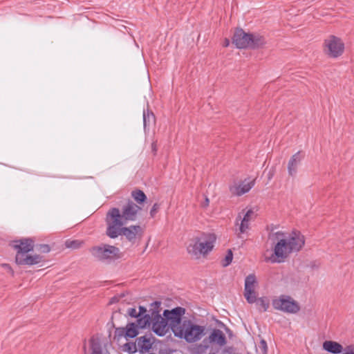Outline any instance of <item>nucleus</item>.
<instances>
[{
  "instance_id": "f257e3e1",
  "label": "nucleus",
  "mask_w": 354,
  "mask_h": 354,
  "mask_svg": "<svg viewBox=\"0 0 354 354\" xmlns=\"http://www.w3.org/2000/svg\"><path fill=\"white\" fill-rule=\"evenodd\" d=\"M270 230L268 239L277 242L273 248L272 254L270 257H265L266 262L272 263L284 262L291 253L299 252L304 245V236L298 231H292L290 234L281 231L273 232L272 226Z\"/></svg>"
},
{
  "instance_id": "f03ea898",
  "label": "nucleus",
  "mask_w": 354,
  "mask_h": 354,
  "mask_svg": "<svg viewBox=\"0 0 354 354\" xmlns=\"http://www.w3.org/2000/svg\"><path fill=\"white\" fill-rule=\"evenodd\" d=\"M142 207L129 199L120 209L117 207L111 208L106 216V224L127 225L129 222L136 221Z\"/></svg>"
},
{
  "instance_id": "7ed1b4c3",
  "label": "nucleus",
  "mask_w": 354,
  "mask_h": 354,
  "mask_svg": "<svg viewBox=\"0 0 354 354\" xmlns=\"http://www.w3.org/2000/svg\"><path fill=\"white\" fill-rule=\"evenodd\" d=\"M216 239L214 234L199 233L190 239L187 252L195 259L205 257L213 250Z\"/></svg>"
},
{
  "instance_id": "20e7f679",
  "label": "nucleus",
  "mask_w": 354,
  "mask_h": 354,
  "mask_svg": "<svg viewBox=\"0 0 354 354\" xmlns=\"http://www.w3.org/2000/svg\"><path fill=\"white\" fill-rule=\"evenodd\" d=\"M35 241L31 238H24L13 241L11 246L17 250L15 262L18 265L32 266L43 261V257L39 254L30 255L35 248Z\"/></svg>"
},
{
  "instance_id": "39448f33",
  "label": "nucleus",
  "mask_w": 354,
  "mask_h": 354,
  "mask_svg": "<svg viewBox=\"0 0 354 354\" xmlns=\"http://www.w3.org/2000/svg\"><path fill=\"white\" fill-rule=\"evenodd\" d=\"M106 234L115 239L118 236H124L131 244H135L141 240L144 234V229L139 225H132L129 227L125 225L106 224Z\"/></svg>"
},
{
  "instance_id": "423d86ee",
  "label": "nucleus",
  "mask_w": 354,
  "mask_h": 354,
  "mask_svg": "<svg viewBox=\"0 0 354 354\" xmlns=\"http://www.w3.org/2000/svg\"><path fill=\"white\" fill-rule=\"evenodd\" d=\"M232 44L237 48L256 49L266 44L265 38L254 33H247L242 28H236L232 37Z\"/></svg>"
},
{
  "instance_id": "0eeeda50",
  "label": "nucleus",
  "mask_w": 354,
  "mask_h": 354,
  "mask_svg": "<svg viewBox=\"0 0 354 354\" xmlns=\"http://www.w3.org/2000/svg\"><path fill=\"white\" fill-rule=\"evenodd\" d=\"M91 255L97 260L110 263L122 257L120 249L114 245L102 243L89 249Z\"/></svg>"
},
{
  "instance_id": "6e6552de",
  "label": "nucleus",
  "mask_w": 354,
  "mask_h": 354,
  "mask_svg": "<svg viewBox=\"0 0 354 354\" xmlns=\"http://www.w3.org/2000/svg\"><path fill=\"white\" fill-rule=\"evenodd\" d=\"M185 313V309L182 307H176L172 310H165L163 316L169 322V326L174 335L180 338L183 337V332L180 326L182 317Z\"/></svg>"
},
{
  "instance_id": "1a4fd4ad",
  "label": "nucleus",
  "mask_w": 354,
  "mask_h": 354,
  "mask_svg": "<svg viewBox=\"0 0 354 354\" xmlns=\"http://www.w3.org/2000/svg\"><path fill=\"white\" fill-rule=\"evenodd\" d=\"M272 305L275 310L290 314H295L300 310L299 303L291 297L284 295L273 299Z\"/></svg>"
},
{
  "instance_id": "9d476101",
  "label": "nucleus",
  "mask_w": 354,
  "mask_h": 354,
  "mask_svg": "<svg viewBox=\"0 0 354 354\" xmlns=\"http://www.w3.org/2000/svg\"><path fill=\"white\" fill-rule=\"evenodd\" d=\"M344 50V44L342 39L336 36L330 35L324 41V52L333 58H336L342 55Z\"/></svg>"
},
{
  "instance_id": "9b49d317",
  "label": "nucleus",
  "mask_w": 354,
  "mask_h": 354,
  "mask_svg": "<svg viewBox=\"0 0 354 354\" xmlns=\"http://www.w3.org/2000/svg\"><path fill=\"white\" fill-rule=\"evenodd\" d=\"M187 323L188 324L185 329L181 326L183 337H184L187 342H195L201 339L204 333L205 328L201 326L194 324L190 321H188Z\"/></svg>"
},
{
  "instance_id": "f8f14e48",
  "label": "nucleus",
  "mask_w": 354,
  "mask_h": 354,
  "mask_svg": "<svg viewBox=\"0 0 354 354\" xmlns=\"http://www.w3.org/2000/svg\"><path fill=\"white\" fill-rule=\"evenodd\" d=\"M152 330L157 335L164 336L169 331L170 326L165 317H162L160 314H156L155 317L152 318Z\"/></svg>"
},
{
  "instance_id": "ddd939ff",
  "label": "nucleus",
  "mask_w": 354,
  "mask_h": 354,
  "mask_svg": "<svg viewBox=\"0 0 354 354\" xmlns=\"http://www.w3.org/2000/svg\"><path fill=\"white\" fill-rule=\"evenodd\" d=\"M257 283L256 276L250 274L245 279L244 296L249 304L256 302V294L254 286Z\"/></svg>"
},
{
  "instance_id": "4468645a",
  "label": "nucleus",
  "mask_w": 354,
  "mask_h": 354,
  "mask_svg": "<svg viewBox=\"0 0 354 354\" xmlns=\"http://www.w3.org/2000/svg\"><path fill=\"white\" fill-rule=\"evenodd\" d=\"M152 337V335L150 333L149 335L147 334L139 337L136 339L138 351L140 353L144 354L151 350L153 345V342L151 341Z\"/></svg>"
},
{
  "instance_id": "2eb2a0df",
  "label": "nucleus",
  "mask_w": 354,
  "mask_h": 354,
  "mask_svg": "<svg viewBox=\"0 0 354 354\" xmlns=\"http://www.w3.org/2000/svg\"><path fill=\"white\" fill-rule=\"evenodd\" d=\"M207 342L223 346L226 344L227 340L225 334L221 330L215 328L209 336L208 340L205 339L203 342L205 344Z\"/></svg>"
},
{
  "instance_id": "dca6fc26",
  "label": "nucleus",
  "mask_w": 354,
  "mask_h": 354,
  "mask_svg": "<svg viewBox=\"0 0 354 354\" xmlns=\"http://www.w3.org/2000/svg\"><path fill=\"white\" fill-rule=\"evenodd\" d=\"M304 158V155L301 151L295 153L290 159L288 164V171L290 176H293L296 174L297 167L301 160Z\"/></svg>"
},
{
  "instance_id": "f3484780",
  "label": "nucleus",
  "mask_w": 354,
  "mask_h": 354,
  "mask_svg": "<svg viewBox=\"0 0 354 354\" xmlns=\"http://www.w3.org/2000/svg\"><path fill=\"white\" fill-rule=\"evenodd\" d=\"M255 179L253 180L245 183L243 182L238 186L230 187V191L232 193L236 194L237 196H241L247 192H248L254 185Z\"/></svg>"
},
{
  "instance_id": "a211bd4d",
  "label": "nucleus",
  "mask_w": 354,
  "mask_h": 354,
  "mask_svg": "<svg viewBox=\"0 0 354 354\" xmlns=\"http://www.w3.org/2000/svg\"><path fill=\"white\" fill-rule=\"evenodd\" d=\"M155 122L156 116L152 111L149 109V105L147 104V109L143 110V127L145 131H149V127L154 124Z\"/></svg>"
},
{
  "instance_id": "6ab92c4d",
  "label": "nucleus",
  "mask_w": 354,
  "mask_h": 354,
  "mask_svg": "<svg viewBox=\"0 0 354 354\" xmlns=\"http://www.w3.org/2000/svg\"><path fill=\"white\" fill-rule=\"evenodd\" d=\"M323 349L333 354H339L342 352L343 346L337 342L326 340L323 343Z\"/></svg>"
},
{
  "instance_id": "aec40b11",
  "label": "nucleus",
  "mask_w": 354,
  "mask_h": 354,
  "mask_svg": "<svg viewBox=\"0 0 354 354\" xmlns=\"http://www.w3.org/2000/svg\"><path fill=\"white\" fill-rule=\"evenodd\" d=\"M90 344L92 351L91 354H109L107 351L104 353H102V344L99 338L92 337L90 339Z\"/></svg>"
},
{
  "instance_id": "412c9836",
  "label": "nucleus",
  "mask_w": 354,
  "mask_h": 354,
  "mask_svg": "<svg viewBox=\"0 0 354 354\" xmlns=\"http://www.w3.org/2000/svg\"><path fill=\"white\" fill-rule=\"evenodd\" d=\"M138 329L135 322L128 323L125 327L126 339L136 337L139 334Z\"/></svg>"
},
{
  "instance_id": "4be33fe9",
  "label": "nucleus",
  "mask_w": 354,
  "mask_h": 354,
  "mask_svg": "<svg viewBox=\"0 0 354 354\" xmlns=\"http://www.w3.org/2000/svg\"><path fill=\"white\" fill-rule=\"evenodd\" d=\"M132 198L136 201V204L140 205L147 201V196L145 192L140 189H136L131 192V194Z\"/></svg>"
},
{
  "instance_id": "5701e85b",
  "label": "nucleus",
  "mask_w": 354,
  "mask_h": 354,
  "mask_svg": "<svg viewBox=\"0 0 354 354\" xmlns=\"http://www.w3.org/2000/svg\"><path fill=\"white\" fill-rule=\"evenodd\" d=\"M151 321H152L151 315L149 314H145L143 316L137 318L136 324L138 326V328L143 329L150 325Z\"/></svg>"
},
{
  "instance_id": "b1692460",
  "label": "nucleus",
  "mask_w": 354,
  "mask_h": 354,
  "mask_svg": "<svg viewBox=\"0 0 354 354\" xmlns=\"http://www.w3.org/2000/svg\"><path fill=\"white\" fill-rule=\"evenodd\" d=\"M84 244V241L80 240H67L65 242V245L68 248H71L73 250L80 248Z\"/></svg>"
},
{
  "instance_id": "393cba45",
  "label": "nucleus",
  "mask_w": 354,
  "mask_h": 354,
  "mask_svg": "<svg viewBox=\"0 0 354 354\" xmlns=\"http://www.w3.org/2000/svg\"><path fill=\"white\" fill-rule=\"evenodd\" d=\"M257 304L263 308V311H266L270 306L269 300L265 297L256 298Z\"/></svg>"
},
{
  "instance_id": "a878e982",
  "label": "nucleus",
  "mask_w": 354,
  "mask_h": 354,
  "mask_svg": "<svg viewBox=\"0 0 354 354\" xmlns=\"http://www.w3.org/2000/svg\"><path fill=\"white\" fill-rule=\"evenodd\" d=\"M126 350L129 353H134L138 351L137 342H127L124 344Z\"/></svg>"
},
{
  "instance_id": "bb28decb",
  "label": "nucleus",
  "mask_w": 354,
  "mask_h": 354,
  "mask_svg": "<svg viewBox=\"0 0 354 354\" xmlns=\"http://www.w3.org/2000/svg\"><path fill=\"white\" fill-rule=\"evenodd\" d=\"M233 253L231 250H228L225 259L222 261V266L223 267L228 266L232 261Z\"/></svg>"
},
{
  "instance_id": "cd10ccee",
  "label": "nucleus",
  "mask_w": 354,
  "mask_h": 354,
  "mask_svg": "<svg viewBox=\"0 0 354 354\" xmlns=\"http://www.w3.org/2000/svg\"><path fill=\"white\" fill-rule=\"evenodd\" d=\"M160 305H161V302L158 301H156L151 304V306L152 307L151 308V315L152 318L155 317V315L156 314V312H157V314H160Z\"/></svg>"
},
{
  "instance_id": "c85d7f7f",
  "label": "nucleus",
  "mask_w": 354,
  "mask_h": 354,
  "mask_svg": "<svg viewBox=\"0 0 354 354\" xmlns=\"http://www.w3.org/2000/svg\"><path fill=\"white\" fill-rule=\"evenodd\" d=\"M126 333L125 328H116L115 330L114 339H116L118 341H119L123 337L126 338V333Z\"/></svg>"
},
{
  "instance_id": "c756f323",
  "label": "nucleus",
  "mask_w": 354,
  "mask_h": 354,
  "mask_svg": "<svg viewBox=\"0 0 354 354\" xmlns=\"http://www.w3.org/2000/svg\"><path fill=\"white\" fill-rule=\"evenodd\" d=\"M36 249L41 253H48L50 251V247L48 244H39L36 245Z\"/></svg>"
},
{
  "instance_id": "7c9ffc66",
  "label": "nucleus",
  "mask_w": 354,
  "mask_h": 354,
  "mask_svg": "<svg viewBox=\"0 0 354 354\" xmlns=\"http://www.w3.org/2000/svg\"><path fill=\"white\" fill-rule=\"evenodd\" d=\"M160 208V203H156L153 205V206L150 210V216L151 218L155 217L156 214L159 211Z\"/></svg>"
},
{
  "instance_id": "2f4dec72",
  "label": "nucleus",
  "mask_w": 354,
  "mask_h": 354,
  "mask_svg": "<svg viewBox=\"0 0 354 354\" xmlns=\"http://www.w3.org/2000/svg\"><path fill=\"white\" fill-rule=\"evenodd\" d=\"M320 266V263L317 261H311L307 264V267H309L311 270H317Z\"/></svg>"
},
{
  "instance_id": "473e14b6",
  "label": "nucleus",
  "mask_w": 354,
  "mask_h": 354,
  "mask_svg": "<svg viewBox=\"0 0 354 354\" xmlns=\"http://www.w3.org/2000/svg\"><path fill=\"white\" fill-rule=\"evenodd\" d=\"M259 348L263 354H267L268 352V346L266 340L261 339L260 341Z\"/></svg>"
},
{
  "instance_id": "72a5a7b5",
  "label": "nucleus",
  "mask_w": 354,
  "mask_h": 354,
  "mask_svg": "<svg viewBox=\"0 0 354 354\" xmlns=\"http://www.w3.org/2000/svg\"><path fill=\"white\" fill-rule=\"evenodd\" d=\"M128 315L133 318H138L139 314L137 313L136 309L134 308H129L127 310Z\"/></svg>"
},
{
  "instance_id": "f704fd0d",
  "label": "nucleus",
  "mask_w": 354,
  "mask_h": 354,
  "mask_svg": "<svg viewBox=\"0 0 354 354\" xmlns=\"http://www.w3.org/2000/svg\"><path fill=\"white\" fill-rule=\"evenodd\" d=\"M248 223H249L248 221H244V219H242L240 227H239V230H240L241 233H244L245 232L246 229L248 228Z\"/></svg>"
},
{
  "instance_id": "c9c22d12",
  "label": "nucleus",
  "mask_w": 354,
  "mask_h": 354,
  "mask_svg": "<svg viewBox=\"0 0 354 354\" xmlns=\"http://www.w3.org/2000/svg\"><path fill=\"white\" fill-rule=\"evenodd\" d=\"M253 211L252 209H249L248 211H247V212L245 213V214L244 215L243 219H244V221H250V216L252 214H253Z\"/></svg>"
},
{
  "instance_id": "e433bc0d",
  "label": "nucleus",
  "mask_w": 354,
  "mask_h": 354,
  "mask_svg": "<svg viewBox=\"0 0 354 354\" xmlns=\"http://www.w3.org/2000/svg\"><path fill=\"white\" fill-rule=\"evenodd\" d=\"M147 308L142 306H139V312L138 313L139 314V317L143 316L144 315L147 314Z\"/></svg>"
},
{
  "instance_id": "4c0bfd02",
  "label": "nucleus",
  "mask_w": 354,
  "mask_h": 354,
  "mask_svg": "<svg viewBox=\"0 0 354 354\" xmlns=\"http://www.w3.org/2000/svg\"><path fill=\"white\" fill-rule=\"evenodd\" d=\"M209 198L207 197H205V202L202 205L203 207H207L209 205Z\"/></svg>"
},
{
  "instance_id": "58836bf2",
  "label": "nucleus",
  "mask_w": 354,
  "mask_h": 354,
  "mask_svg": "<svg viewBox=\"0 0 354 354\" xmlns=\"http://www.w3.org/2000/svg\"><path fill=\"white\" fill-rule=\"evenodd\" d=\"M151 147H152V150L154 153H156V151H157V148H156V142H153L151 145Z\"/></svg>"
},
{
  "instance_id": "ea45409f",
  "label": "nucleus",
  "mask_w": 354,
  "mask_h": 354,
  "mask_svg": "<svg viewBox=\"0 0 354 354\" xmlns=\"http://www.w3.org/2000/svg\"><path fill=\"white\" fill-rule=\"evenodd\" d=\"M230 45V40L228 39H225L223 46L227 47Z\"/></svg>"
},
{
  "instance_id": "a19ab883",
  "label": "nucleus",
  "mask_w": 354,
  "mask_h": 354,
  "mask_svg": "<svg viewBox=\"0 0 354 354\" xmlns=\"http://www.w3.org/2000/svg\"><path fill=\"white\" fill-rule=\"evenodd\" d=\"M3 267H5L6 270H8L9 271L12 272V270L8 264H3Z\"/></svg>"
},
{
  "instance_id": "79ce46f5",
  "label": "nucleus",
  "mask_w": 354,
  "mask_h": 354,
  "mask_svg": "<svg viewBox=\"0 0 354 354\" xmlns=\"http://www.w3.org/2000/svg\"><path fill=\"white\" fill-rule=\"evenodd\" d=\"M344 354H354L353 352H346V353H344Z\"/></svg>"
}]
</instances>
